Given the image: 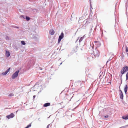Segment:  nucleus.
I'll use <instances>...</instances> for the list:
<instances>
[{
	"mask_svg": "<svg viewBox=\"0 0 128 128\" xmlns=\"http://www.w3.org/2000/svg\"><path fill=\"white\" fill-rule=\"evenodd\" d=\"M49 33L51 35H53L54 33V31L53 29H51L49 31Z\"/></svg>",
	"mask_w": 128,
	"mask_h": 128,
	"instance_id": "nucleus-9",
	"label": "nucleus"
},
{
	"mask_svg": "<svg viewBox=\"0 0 128 128\" xmlns=\"http://www.w3.org/2000/svg\"><path fill=\"white\" fill-rule=\"evenodd\" d=\"M16 28H18V27H17H17H16Z\"/></svg>",
	"mask_w": 128,
	"mask_h": 128,
	"instance_id": "nucleus-25",
	"label": "nucleus"
},
{
	"mask_svg": "<svg viewBox=\"0 0 128 128\" xmlns=\"http://www.w3.org/2000/svg\"><path fill=\"white\" fill-rule=\"evenodd\" d=\"M19 72V70L16 71L12 75V78L14 79L16 78L18 75V74Z\"/></svg>",
	"mask_w": 128,
	"mask_h": 128,
	"instance_id": "nucleus-3",
	"label": "nucleus"
},
{
	"mask_svg": "<svg viewBox=\"0 0 128 128\" xmlns=\"http://www.w3.org/2000/svg\"><path fill=\"white\" fill-rule=\"evenodd\" d=\"M50 124H48L46 128H49V126L50 125Z\"/></svg>",
	"mask_w": 128,
	"mask_h": 128,
	"instance_id": "nucleus-22",
	"label": "nucleus"
},
{
	"mask_svg": "<svg viewBox=\"0 0 128 128\" xmlns=\"http://www.w3.org/2000/svg\"><path fill=\"white\" fill-rule=\"evenodd\" d=\"M6 55L7 57H8L10 55V53L9 52L6 50Z\"/></svg>",
	"mask_w": 128,
	"mask_h": 128,
	"instance_id": "nucleus-10",
	"label": "nucleus"
},
{
	"mask_svg": "<svg viewBox=\"0 0 128 128\" xmlns=\"http://www.w3.org/2000/svg\"><path fill=\"white\" fill-rule=\"evenodd\" d=\"M95 42L96 43V45L97 46V47H99L101 45V44L99 42Z\"/></svg>",
	"mask_w": 128,
	"mask_h": 128,
	"instance_id": "nucleus-7",
	"label": "nucleus"
},
{
	"mask_svg": "<svg viewBox=\"0 0 128 128\" xmlns=\"http://www.w3.org/2000/svg\"><path fill=\"white\" fill-rule=\"evenodd\" d=\"M126 52H128V47L126 46Z\"/></svg>",
	"mask_w": 128,
	"mask_h": 128,
	"instance_id": "nucleus-20",
	"label": "nucleus"
},
{
	"mask_svg": "<svg viewBox=\"0 0 128 128\" xmlns=\"http://www.w3.org/2000/svg\"><path fill=\"white\" fill-rule=\"evenodd\" d=\"M92 58L91 56H88L87 58V59L89 61H90V60H92Z\"/></svg>",
	"mask_w": 128,
	"mask_h": 128,
	"instance_id": "nucleus-13",
	"label": "nucleus"
},
{
	"mask_svg": "<svg viewBox=\"0 0 128 128\" xmlns=\"http://www.w3.org/2000/svg\"><path fill=\"white\" fill-rule=\"evenodd\" d=\"M35 97H36V96H35V95H34L33 96V99L34 100V98Z\"/></svg>",
	"mask_w": 128,
	"mask_h": 128,
	"instance_id": "nucleus-24",
	"label": "nucleus"
},
{
	"mask_svg": "<svg viewBox=\"0 0 128 128\" xmlns=\"http://www.w3.org/2000/svg\"><path fill=\"white\" fill-rule=\"evenodd\" d=\"M126 80H127L128 79V72L126 74Z\"/></svg>",
	"mask_w": 128,
	"mask_h": 128,
	"instance_id": "nucleus-19",
	"label": "nucleus"
},
{
	"mask_svg": "<svg viewBox=\"0 0 128 128\" xmlns=\"http://www.w3.org/2000/svg\"><path fill=\"white\" fill-rule=\"evenodd\" d=\"M22 44L23 45H25L26 44V43L24 42V41H21Z\"/></svg>",
	"mask_w": 128,
	"mask_h": 128,
	"instance_id": "nucleus-17",
	"label": "nucleus"
},
{
	"mask_svg": "<svg viewBox=\"0 0 128 128\" xmlns=\"http://www.w3.org/2000/svg\"><path fill=\"white\" fill-rule=\"evenodd\" d=\"M14 95V94H10L9 96H13Z\"/></svg>",
	"mask_w": 128,
	"mask_h": 128,
	"instance_id": "nucleus-21",
	"label": "nucleus"
},
{
	"mask_svg": "<svg viewBox=\"0 0 128 128\" xmlns=\"http://www.w3.org/2000/svg\"><path fill=\"white\" fill-rule=\"evenodd\" d=\"M94 54L95 57H98L100 54V52L97 50H95L94 52Z\"/></svg>",
	"mask_w": 128,
	"mask_h": 128,
	"instance_id": "nucleus-2",
	"label": "nucleus"
},
{
	"mask_svg": "<svg viewBox=\"0 0 128 128\" xmlns=\"http://www.w3.org/2000/svg\"><path fill=\"white\" fill-rule=\"evenodd\" d=\"M84 38V36L80 38V40L79 41V42H81L82 40H83Z\"/></svg>",
	"mask_w": 128,
	"mask_h": 128,
	"instance_id": "nucleus-15",
	"label": "nucleus"
},
{
	"mask_svg": "<svg viewBox=\"0 0 128 128\" xmlns=\"http://www.w3.org/2000/svg\"><path fill=\"white\" fill-rule=\"evenodd\" d=\"M128 90V86L126 85L124 86V90L125 93L126 94Z\"/></svg>",
	"mask_w": 128,
	"mask_h": 128,
	"instance_id": "nucleus-11",
	"label": "nucleus"
},
{
	"mask_svg": "<svg viewBox=\"0 0 128 128\" xmlns=\"http://www.w3.org/2000/svg\"><path fill=\"white\" fill-rule=\"evenodd\" d=\"M120 91L121 93L120 94V98L121 99H123L124 96L121 90H120Z\"/></svg>",
	"mask_w": 128,
	"mask_h": 128,
	"instance_id": "nucleus-8",
	"label": "nucleus"
},
{
	"mask_svg": "<svg viewBox=\"0 0 128 128\" xmlns=\"http://www.w3.org/2000/svg\"><path fill=\"white\" fill-rule=\"evenodd\" d=\"M31 126V123L30 124L28 125L25 128H28L29 127H30Z\"/></svg>",
	"mask_w": 128,
	"mask_h": 128,
	"instance_id": "nucleus-16",
	"label": "nucleus"
},
{
	"mask_svg": "<svg viewBox=\"0 0 128 128\" xmlns=\"http://www.w3.org/2000/svg\"><path fill=\"white\" fill-rule=\"evenodd\" d=\"M10 69V68H8L4 72H3L2 73V74L3 75H6L7 73L9 71Z\"/></svg>",
	"mask_w": 128,
	"mask_h": 128,
	"instance_id": "nucleus-6",
	"label": "nucleus"
},
{
	"mask_svg": "<svg viewBox=\"0 0 128 128\" xmlns=\"http://www.w3.org/2000/svg\"><path fill=\"white\" fill-rule=\"evenodd\" d=\"M50 103H45L44 104L43 106L44 107H46L50 106Z\"/></svg>",
	"mask_w": 128,
	"mask_h": 128,
	"instance_id": "nucleus-12",
	"label": "nucleus"
},
{
	"mask_svg": "<svg viewBox=\"0 0 128 128\" xmlns=\"http://www.w3.org/2000/svg\"><path fill=\"white\" fill-rule=\"evenodd\" d=\"M122 118L123 119H125V120H128V115L126 116H123L122 117Z\"/></svg>",
	"mask_w": 128,
	"mask_h": 128,
	"instance_id": "nucleus-14",
	"label": "nucleus"
},
{
	"mask_svg": "<svg viewBox=\"0 0 128 128\" xmlns=\"http://www.w3.org/2000/svg\"><path fill=\"white\" fill-rule=\"evenodd\" d=\"M64 33L63 32H62L60 35V36L59 37V38L58 41V43L59 44L60 43L61 40L63 38L64 36Z\"/></svg>",
	"mask_w": 128,
	"mask_h": 128,
	"instance_id": "nucleus-4",
	"label": "nucleus"
},
{
	"mask_svg": "<svg viewBox=\"0 0 128 128\" xmlns=\"http://www.w3.org/2000/svg\"><path fill=\"white\" fill-rule=\"evenodd\" d=\"M26 19L27 21H28L30 20V18L27 16H26Z\"/></svg>",
	"mask_w": 128,
	"mask_h": 128,
	"instance_id": "nucleus-18",
	"label": "nucleus"
},
{
	"mask_svg": "<svg viewBox=\"0 0 128 128\" xmlns=\"http://www.w3.org/2000/svg\"><path fill=\"white\" fill-rule=\"evenodd\" d=\"M128 70V67L127 66H125L123 68L121 71V73L123 74L125 72Z\"/></svg>",
	"mask_w": 128,
	"mask_h": 128,
	"instance_id": "nucleus-1",
	"label": "nucleus"
},
{
	"mask_svg": "<svg viewBox=\"0 0 128 128\" xmlns=\"http://www.w3.org/2000/svg\"><path fill=\"white\" fill-rule=\"evenodd\" d=\"M14 116V115L13 113H12L10 115L6 116V117L8 119H9L10 118H13Z\"/></svg>",
	"mask_w": 128,
	"mask_h": 128,
	"instance_id": "nucleus-5",
	"label": "nucleus"
},
{
	"mask_svg": "<svg viewBox=\"0 0 128 128\" xmlns=\"http://www.w3.org/2000/svg\"><path fill=\"white\" fill-rule=\"evenodd\" d=\"M108 117V115H106L104 116L105 118H107Z\"/></svg>",
	"mask_w": 128,
	"mask_h": 128,
	"instance_id": "nucleus-23",
	"label": "nucleus"
}]
</instances>
